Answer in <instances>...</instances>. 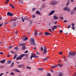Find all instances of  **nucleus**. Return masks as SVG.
I'll use <instances>...</instances> for the list:
<instances>
[{
    "label": "nucleus",
    "instance_id": "55",
    "mask_svg": "<svg viewBox=\"0 0 76 76\" xmlns=\"http://www.w3.org/2000/svg\"><path fill=\"white\" fill-rule=\"evenodd\" d=\"M48 30H49L50 31L51 33H52V31L50 29V28L48 29Z\"/></svg>",
    "mask_w": 76,
    "mask_h": 76
},
{
    "label": "nucleus",
    "instance_id": "19",
    "mask_svg": "<svg viewBox=\"0 0 76 76\" xmlns=\"http://www.w3.org/2000/svg\"><path fill=\"white\" fill-rule=\"evenodd\" d=\"M26 46H22V50H24L26 49Z\"/></svg>",
    "mask_w": 76,
    "mask_h": 76
},
{
    "label": "nucleus",
    "instance_id": "20",
    "mask_svg": "<svg viewBox=\"0 0 76 76\" xmlns=\"http://www.w3.org/2000/svg\"><path fill=\"white\" fill-rule=\"evenodd\" d=\"M21 58H22V57H17V58H16V60H20L21 59Z\"/></svg>",
    "mask_w": 76,
    "mask_h": 76
},
{
    "label": "nucleus",
    "instance_id": "45",
    "mask_svg": "<svg viewBox=\"0 0 76 76\" xmlns=\"http://www.w3.org/2000/svg\"><path fill=\"white\" fill-rule=\"evenodd\" d=\"M54 18L55 19H57V18L56 17H55V16H54Z\"/></svg>",
    "mask_w": 76,
    "mask_h": 76
},
{
    "label": "nucleus",
    "instance_id": "35",
    "mask_svg": "<svg viewBox=\"0 0 76 76\" xmlns=\"http://www.w3.org/2000/svg\"><path fill=\"white\" fill-rule=\"evenodd\" d=\"M26 68H27V69H31V67H29L28 66H26Z\"/></svg>",
    "mask_w": 76,
    "mask_h": 76
},
{
    "label": "nucleus",
    "instance_id": "47",
    "mask_svg": "<svg viewBox=\"0 0 76 76\" xmlns=\"http://www.w3.org/2000/svg\"><path fill=\"white\" fill-rule=\"evenodd\" d=\"M13 26H14V27L16 26V23H13Z\"/></svg>",
    "mask_w": 76,
    "mask_h": 76
},
{
    "label": "nucleus",
    "instance_id": "2",
    "mask_svg": "<svg viewBox=\"0 0 76 76\" xmlns=\"http://www.w3.org/2000/svg\"><path fill=\"white\" fill-rule=\"evenodd\" d=\"M76 54V52H70L69 53V55L70 56H75V55Z\"/></svg>",
    "mask_w": 76,
    "mask_h": 76
},
{
    "label": "nucleus",
    "instance_id": "11",
    "mask_svg": "<svg viewBox=\"0 0 76 76\" xmlns=\"http://www.w3.org/2000/svg\"><path fill=\"white\" fill-rule=\"evenodd\" d=\"M57 65H54V66H52L51 67V69H53V68L55 67V68H57Z\"/></svg>",
    "mask_w": 76,
    "mask_h": 76
},
{
    "label": "nucleus",
    "instance_id": "6",
    "mask_svg": "<svg viewBox=\"0 0 76 76\" xmlns=\"http://www.w3.org/2000/svg\"><path fill=\"white\" fill-rule=\"evenodd\" d=\"M44 53H43V54H45L47 52V50L46 49V46H44Z\"/></svg>",
    "mask_w": 76,
    "mask_h": 76
},
{
    "label": "nucleus",
    "instance_id": "38",
    "mask_svg": "<svg viewBox=\"0 0 76 76\" xmlns=\"http://www.w3.org/2000/svg\"><path fill=\"white\" fill-rule=\"evenodd\" d=\"M12 20V21H16V20L15 18H13V19H12V20Z\"/></svg>",
    "mask_w": 76,
    "mask_h": 76
},
{
    "label": "nucleus",
    "instance_id": "21",
    "mask_svg": "<svg viewBox=\"0 0 76 76\" xmlns=\"http://www.w3.org/2000/svg\"><path fill=\"white\" fill-rule=\"evenodd\" d=\"M24 19L25 20H27L28 19V17L27 16L24 17Z\"/></svg>",
    "mask_w": 76,
    "mask_h": 76
},
{
    "label": "nucleus",
    "instance_id": "40",
    "mask_svg": "<svg viewBox=\"0 0 76 76\" xmlns=\"http://www.w3.org/2000/svg\"><path fill=\"white\" fill-rule=\"evenodd\" d=\"M38 70H39V71H40V70H42V68H39V69H38Z\"/></svg>",
    "mask_w": 76,
    "mask_h": 76
},
{
    "label": "nucleus",
    "instance_id": "15",
    "mask_svg": "<svg viewBox=\"0 0 76 76\" xmlns=\"http://www.w3.org/2000/svg\"><path fill=\"white\" fill-rule=\"evenodd\" d=\"M19 0V3L20 4H23V0Z\"/></svg>",
    "mask_w": 76,
    "mask_h": 76
},
{
    "label": "nucleus",
    "instance_id": "50",
    "mask_svg": "<svg viewBox=\"0 0 76 76\" xmlns=\"http://www.w3.org/2000/svg\"><path fill=\"white\" fill-rule=\"evenodd\" d=\"M10 53H12L13 54H15V53H16L12 52V51L10 52Z\"/></svg>",
    "mask_w": 76,
    "mask_h": 76
},
{
    "label": "nucleus",
    "instance_id": "36",
    "mask_svg": "<svg viewBox=\"0 0 76 76\" xmlns=\"http://www.w3.org/2000/svg\"><path fill=\"white\" fill-rule=\"evenodd\" d=\"M60 19V20H64V18L62 17H60L59 18Z\"/></svg>",
    "mask_w": 76,
    "mask_h": 76
},
{
    "label": "nucleus",
    "instance_id": "12",
    "mask_svg": "<svg viewBox=\"0 0 76 76\" xmlns=\"http://www.w3.org/2000/svg\"><path fill=\"white\" fill-rule=\"evenodd\" d=\"M25 43L20 44V45H19V46L20 47L21 46H22L23 47H24V46H25Z\"/></svg>",
    "mask_w": 76,
    "mask_h": 76
},
{
    "label": "nucleus",
    "instance_id": "16",
    "mask_svg": "<svg viewBox=\"0 0 76 76\" xmlns=\"http://www.w3.org/2000/svg\"><path fill=\"white\" fill-rule=\"evenodd\" d=\"M34 35L35 36H37V31L36 30H35V31H34Z\"/></svg>",
    "mask_w": 76,
    "mask_h": 76
},
{
    "label": "nucleus",
    "instance_id": "44",
    "mask_svg": "<svg viewBox=\"0 0 76 76\" xmlns=\"http://www.w3.org/2000/svg\"><path fill=\"white\" fill-rule=\"evenodd\" d=\"M25 56V57H27L28 56V54H24Z\"/></svg>",
    "mask_w": 76,
    "mask_h": 76
},
{
    "label": "nucleus",
    "instance_id": "62",
    "mask_svg": "<svg viewBox=\"0 0 76 76\" xmlns=\"http://www.w3.org/2000/svg\"><path fill=\"white\" fill-rule=\"evenodd\" d=\"M36 53L37 55H39V54L38 52H36Z\"/></svg>",
    "mask_w": 76,
    "mask_h": 76
},
{
    "label": "nucleus",
    "instance_id": "25",
    "mask_svg": "<svg viewBox=\"0 0 76 76\" xmlns=\"http://www.w3.org/2000/svg\"><path fill=\"white\" fill-rule=\"evenodd\" d=\"M13 66H14V62H12V64L10 65V67H12Z\"/></svg>",
    "mask_w": 76,
    "mask_h": 76
},
{
    "label": "nucleus",
    "instance_id": "14",
    "mask_svg": "<svg viewBox=\"0 0 76 76\" xmlns=\"http://www.w3.org/2000/svg\"><path fill=\"white\" fill-rule=\"evenodd\" d=\"M14 70L15 71V72H18V73H20V71L18 70L17 69H14Z\"/></svg>",
    "mask_w": 76,
    "mask_h": 76
},
{
    "label": "nucleus",
    "instance_id": "48",
    "mask_svg": "<svg viewBox=\"0 0 76 76\" xmlns=\"http://www.w3.org/2000/svg\"><path fill=\"white\" fill-rule=\"evenodd\" d=\"M72 30H75V28L74 27H72Z\"/></svg>",
    "mask_w": 76,
    "mask_h": 76
},
{
    "label": "nucleus",
    "instance_id": "28",
    "mask_svg": "<svg viewBox=\"0 0 76 76\" xmlns=\"http://www.w3.org/2000/svg\"><path fill=\"white\" fill-rule=\"evenodd\" d=\"M17 56V55L15 54V55H14V59H15L16 58V57Z\"/></svg>",
    "mask_w": 76,
    "mask_h": 76
},
{
    "label": "nucleus",
    "instance_id": "29",
    "mask_svg": "<svg viewBox=\"0 0 76 76\" xmlns=\"http://www.w3.org/2000/svg\"><path fill=\"white\" fill-rule=\"evenodd\" d=\"M10 7H12V8H13V9L14 8V6H13V5H12V4L10 5Z\"/></svg>",
    "mask_w": 76,
    "mask_h": 76
},
{
    "label": "nucleus",
    "instance_id": "37",
    "mask_svg": "<svg viewBox=\"0 0 76 76\" xmlns=\"http://www.w3.org/2000/svg\"><path fill=\"white\" fill-rule=\"evenodd\" d=\"M47 76H51V74H50L49 73H47Z\"/></svg>",
    "mask_w": 76,
    "mask_h": 76
},
{
    "label": "nucleus",
    "instance_id": "33",
    "mask_svg": "<svg viewBox=\"0 0 76 76\" xmlns=\"http://www.w3.org/2000/svg\"><path fill=\"white\" fill-rule=\"evenodd\" d=\"M74 12L73 11H71V14L72 15H73L74 14Z\"/></svg>",
    "mask_w": 76,
    "mask_h": 76
},
{
    "label": "nucleus",
    "instance_id": "13",
    "mask_svg": "<svg viewBox=\"0 0 76 76\" xmlns=\"http://www.w3.org/2000/svg\"><path fill=\"white\" fill-rule=\"evenodd\" d=\"M57 27V26H54V27H53V28H51V29H52V30H55V29Z\"/></svg>",
    "mask_w": 76,
    "mask_h": 76
},
{
    "label": "nucleus",
    "instance_id": "10",
    "mask_svg": "<svg viewBox=\"0 0 76 76\" xmlns=\"http://www.w3.org/2000/svg\"><path fill=\"white\" fill-rule=\"evenodd\" d=\"M5 62V59H3V60L0 61V63H1L2 64H4Z\"/></svg>",
    "mask_w": 76,
    "mask_h": 76
},
{
    "label": "nucleus",
    "instance_id": "26",
    "mask_svg": "<svg viewBox=\"0 0 76 76\" xmlns=\"http://www.w3.org/2000/svg\"><path fill=\"white\" fill-rule=\"evenodd\" d=\"M21 19L22 20V21L23 22H24V19H23V17H21Z\"/></svg>",
    "mask_w": 76,
    "mask_h": 76
},
{
    "label": "nucleus",
    "instance_id": "52",
    "mask_svg": "<svg viewBox=\"0 0 76 76\" xmlns=\"http://www.w3.org/2000/svg\"><path fill=\"white\" fill-rule=\"evenodd\" d=\"M4 74V73H2L1 74H0V76H2V75Z\"/></svg>",
    "mask_w": 76,
    "mask_h": 76
},
{
    "label": "nucleus",
    "instance_id": "34",
    "mask_svg": "<svg viewBox=\"0 0 76 76\" xmlns=\"http://www.w3.org/2000/svg\"><path fill=\"white\" fill-rule=\"evenodd\" d=\"M36 10L35 8H33V9H32V12H34V10Z\"/></svg>",
    "mask_w": 76,
    "mask_h": 76
},
{
    "label": "nucleus",
    "instance_id": "42",
    "mask_svg": "<svg viewBox=\"0 0 76 76\" xmlns=\"http://www.w3.org/2000/svg\"><path fill=\"white\" fill-rule=\"evenodd\" d=\"M10 75H15V74H14L13 72H12L10 73Z\"/></svg>",
    "mask_w": 76,
    "mask_h": 76
},
{
    "label": "nucleus",
    "instance_id": "53",
    "mask_svg": "<svg viewBox=\"0 0 76 76\" xmlns=\"http://www.w3.org/2000/svg\"><path fill=\"white\" fill-rule=\"evenodd\" d=\"M66 22H67V20H65L64 21V23H66Z\"/></svg>",
    "mask_w": 76,
    "mask_h": 76
},
{
    "label": "nucleus",
    "instance_id": "27",
    "mask_svg": "<svg viewBox=\"0 0 76 76\" xmlns=\"http://www.w3.org/2000/svg\"><path fill=\"white\" fill-rule=\"evenodd\" d=\"M11 62H12L11 61V60L8 61H7V63L8 64H10V63H11Z\"/></svg>",
    "mask_w": 76,
    "mask_h": 76
},
{
    "label": "nucleus",
    "instance_id": "60",
    "mask_svg": "<svg viewBox=\"0 0 76 76\" xmlns=\"http://www.w3.org/2000/svg\"><path fill=\"white\" fill-rule=\"evenodd\" d=\"M0 54H1V55L3 54V52H0Z\"/></svg>",
    "mask_w": 76,
    "mask_h": 76
},
{
    "label": "nucleus",
    "instance_id": "43",
    "mask_svg": "<svg viewBox=\"0 0 76 76\" xmlns=\"http://www.w3.org/2000/svg\"><path fill=\"white\" fill-rule=\"evenodd\" d=\"M59 76H62V73L61 72H60L59 73Z\"/></svg>",
    "mask_w": 76,
    "mask_h": 76
},
{
    "label": "nucleus",
    "instance_id": "22",
    "mask_svg": "<svg viewBox=\"0 0 76 76\" xmlns=\"http://www.w3.org/2000/svg\"><path fill=\"white\" fill-rule=\"evenodd\" d=\"M49 58V57H47L46 58L42 59V61H44L45 60H47Z\"/></svg>",
    "mask_w": 76,
    "mask_h": 76
},
{
    "label": "nucleus",
    "instance_id": "41",
    "mask_svg": "<svg viewBox=\"0 0 76 76\" xmlns=\"http://www.w3.org/2000/svg\"><path fill=\"white\" fill-rule=\"evenodd\" d=\"M71 28V25H69V26H67V28Z\"/></svg>",
    "mask_w": 76,
    "mask_h": 76
},
{
    "label": "nucleus",
    "instance_id": "4",
    "mask_svg": "<svg viewBox=\"0 0 76 76\" xmlns=\"http://www.w3.org/2000/svg\"><path fill=\"white\" fill-rule=\"evenodd\" d=\"M39 58V57L37 56H35V55H34L32 54H31V56H30V60H31L32 58Z\"/></svg>",
    "mask_w": 76,
    "mask_h": 76
},
{
    "label": "nucleus",
    "instance_id": "59",
    "mask_svg": "<svg viewBox=\"0 0 76 76\" xmlns=\"http://www.w3.org/2000/svg\"><path fill=\"white\" fill-rule=\"evenodd\" d=\"M7 56L8 57H10V56L9 54L7 55Z\"/></svg>",
    "mask_w": 76,
    "mask_h": 76
},
{
    "label": "nucleus",
    "instance_id": "31",
    "mask_svg": "<svg viewBox=\"0 0 76 76\" xmlns=\"http://www.w3.org/2000/svg\"><path fill=\"white\" fill-rule=\"evenodd\" d=\"M57 66H59L60 67H62V66H61V65L59 64H58V65H57Z\"/></svg>",
    "mask_w": 76,
    "mask_h": 76
},
{
    "label": "nucleus",
    "instance_id": "54",
    "mask_svg": "<svg viewBox=\"0 0 76 76\" xmlns=\"http://www.w3.org/2000/svg\"><path fill=\"white\" fill-rule=\"evenodd\" d=\"M35 18V15H32V18Z\"/></svg>",
    "mask_w": 76,
    "mask_h": 76
},
{
    "label": "nucleus",
    "instance_id": "64",
    "mask_svg": "<svg viewBox=\"0 0 76 76\" xmlns=\"http://www.w3.org/2000/svg\"><path fill=\"white\" fill-rule=\"evenodd\" d=\"M18 33V31H15V34H17V33Z\"/></svg>",
    "mask_w": 76,
    "mask_h": 76
},
{
    "label": "nucleus",
    "instance_id": "56",
    "mask_svg": "<svg viewBox=\"0 0 76 76\" xmlns=\"http://www.w3.org/2000/svg\"><path fill=\"white\" fill-rule=\"evenodd\" d=\"M3 25V23H1V24H0V27H1Z\"/></svg>",
    "mask_w": 76,
    "mask_h": 76
},
{
    "label": "nucleus",
    "instance_id": "5",
    "mask_svg": "<svg viewBox=\"0 0 76 76\" xmlns=\"http://www.w3.org/2000/svg\"><path fill=\"white\" fill-rule=\"evenodd\" d=\"M56 1H52L51 2H50V4L53 5H55L56 4Z\"/></svg>",
    "mask_w": 76,
    "mask_h": 76
},
{
    "label": "nucleus",
    "instance_id": "3",
    "mask_svg": "<svg viewBox=\"0 0 76 76\" xmlns=\"http://www.w3.org/2000/svg\"><path fill=\"white\" fill-rule=\"evenodd\" d=\"M64 10L65 11H67L69 12L71 11V9L70 8H68V7H65L64 8Z\"/></svg>",
    "mask_w": 76,
    "mask_h": 76
},
{
    "label": "nucleus",
    "instance_id": "63",
    "mask_svg": "<svg viewBox=\"0 0 76 76\" xmlns=\"http://www.w3.org/2000/svg\"><path fill=\"white\" fill-rule=\"evenodd\" d=\"M60 33H61L62 32V31L61 30H60Z\"/></svg>",
    "mask_w": 76,
    "mask_h": 76
},
{
    "label": "nucleus",
    "instance_id": "17",
    "mask_svg": "<svg viewBox=\"0 0 76 76\" xmlns=\"http://www.w3.org/2000/svg\"><path fill=\"white\" fill-rule=\"evenodd\" d=\"M24 65L23 64H20L18 65V67H24Z\"/></svg>",
    "mask_w": 76,
    "mask_h": 76
},
{
    "label": "nucleus",
    "instance_id": "39",
    "mask_svg": "<svg viewBox=\"0 0 76 76\" xmlns=\"http://www.w3.org/2000/svg\"><path fill=\"white\" fill-rule=\"evenodd\" d=\"M40 50L42 52V50H43V47H41V48H40Z\"/></svg>",
    "mask_w": 76,
    "mask_h": 76
},
{
    "label": "nucleus",
    "instance_id": "9",
    "mask_svg": "<svg viewBox=\"0 0 76 76\" xmlns=\"http://www.w3.org/2000/svg\"><path fill=\"white\" fill-rule=\"evenodd\" d=\"M45 34L47 36L50 35L51 34L50 33H48V32H46L45 33Z\"/></svg>",
    "mask_w": 76,
    "mask_h": 76
},
{
    "label": "nucleus",
    "instance_id": "8",
    "mask_svg": "<svg viewBox=\"0 0 76 76\" xmlns=\"http://www.w3.org/2000/svg\"><path fill=\"white\" fill-rule=\"evenodd\" d=\"M55 12V11H51V12H50V13L49 14V16H50L51 15L53 14Z\"/></svg>",
    "mask_w": 76,
    "mask_h": 76
},
{
    "label": "nucleus",
    "instance_id": "7",
    "mask_svg": "<svg viewBox=\"0 0 76 76\" xmlns=\"http://www.w3.org/2000/svg\"><path fill=\"white\" fill-rule=\"evenodd\" d=\"M7 15L8 16H10L12 17L13 14L12 13H10V12H8L7 13Z\"/></svg>",
    "mask_w": 76,
    "mask_h": 76
},
{
    "label": "nucleus",
    "instance_id": "49",
    "mask_svg": "<svg viewBox=\"0 0 76 76\" xmlns=\"http://www.w3.org/2000/svg\"><path fill=\"white\" fill-rule=\"evenodd\" d=\"M9 49H10L12 48V46H9V47L8 48Z\"/></svg>",
    "mask_w": 76,
    "mask_h": 76
},
{
    "label": "nucleus",
    "instance_id": "61",
    "mask_svg": "<svg viewBox=\"0 0 76 76\" xmlns=\"http://www.w3.org/2000/svg\"><path fill=\"white\" fill-rule=\"evenodd\" d=\"M72 27H74V23L72 24Z\"/></svg>",
    "mask_w": 76,
    "mask_h": 76
},
{
    "label": "nucleus",
    "instance_id": "23",
    "mask_svg": "<svg viewBox=\"0 0 76 76\" xmlns=\"http://www.w3.org/2000/svg\"><path fill=\"white\" fill-rule=\"evenodd\" d=\"M36 14H38L39 15L40 14V12H39L38 11H36Z\"/></svg>",
    "mask_w": 76,
    "mask_h": 76
},
{
    "label": "nucleus",
    "instance_id": "1",
    "mask_svg": "<svg viewBox=\"0 0 76 76\" xmlns=\"http://www.w3.org/2000/svg\"><path fill=\"white\" fill-rule=\"evenodd\" d=\"M30 43L32 45H33L34 46L36 45V44L35 43V40L33 38H30Z\"/></svg>",
    "mask_w": 76,
    "mask_h": 76
},
{
    "label": "nucleus",
    "instance_id": "57",
    "mask_svg": "<svg viewBox=\"0 0 76 76\" xmlns=\"http://www.w3.org/2000/svg\"><path fill=\"white\" fill-rule=\"evenodd\" d=\"M76 10V7H75L74 8V9H73V10L75 11Z\"/></svg>",
    "mask_w": 76,
    "mask_h": 76
},
{
    "label": "nucleus",
    "instance_id": "58",
    "mask_svg": "<svg viewBox=\"0 0 76 76\" xmlns=\"http://www.w3.org/2000/svg\"><path fill=\"white\" fill-rule=\"evenodd\" d=\"M57 21H55V22L54 23V24H57Z\"/></svg>",
    "mask_w": 76,
    "mask_h": 76
},
{
    "label": "nucleus",
    "instance_id": "30",
    "mask_svg": "<svg viewBox=\"0 0 76 76\" xmlns=\"http://www.w3.org/2000/svg\"><path fill=\"white\" fill-rule=\"evenodd\" d=\"M9 0H7V1H6V2H5L4 4H7V3H9Z\"/></svg>",
    "mask_w": 76,
    "mask_h": 76
},
{
    "label": "nucleus",
    "instance_id": "24",
    "mask_svg": "<svg viewBox=\"0 0 76 76\" xmlns=\"http://www.w3.org/2000/svg\"><path fill=\"white\" fill-rule=\"evenodd\" d=\"M25 56V54H23L22 55H20V57L21 58H23L24 56Z\"/></svg>",
    "mask_w": 76,
    "mask_h": 76
},
{
    "label": "nucleus",
    "instance_id": "46",
    "mask_svg": "<svg viewBox=\"0 0 76 76\" xmlns=\"http://www.w3.org/2000/svg\"><path fill=\"white\" fill-rule=\"evenodd\" d=\"M69 4V2H67V3L66 4V6H67Z\"/></svg>",
    "mask_w": 76,
    "mask_h": 76
},
{
    "label": "nucleus",
    "instance_id": "32",
    "mask_svg": "<svg viewBox=\"0 0 76 76\" xmlns=\"http://www.w3.org/2000/svg\"><path fill=\"white\" fill-rule=\"evenodd\" d=\"M15 50H19V48H18L17 47H15Z\"/></svg>",
    "mask_w": 76,
    "mask_h": 76
},
{
    "label": "nucleus",
    "instance_id": "51",
    "mask_svg": "<svg viewBox=\"0 0 76 76\" xmlns=\"http://www.w3.org/2000/svg\"><path fill=\"white\" fill-rule=\"evenodd\" d=\"M62 53H63V52H60V53H59V54L60 55H61L62 54Z\"/></svg>",
    "mask_w": 76,
    "mask_h": 76
},
{
    "label": "nucleus",
    "instance_id": "18",
    "mask_svg": "<svg viewBox=\"0 0 76 76\" xmlns=\"http://www.w3.org/2000/svg\"><path fill=\"white\" fill-rule=\"evenodd\" d=\"M28 39V37H24L23 38V40L26 41Z\"/></svg>",
    "mask_w": 76,
    "mask_h": 76
}]
</instances>
